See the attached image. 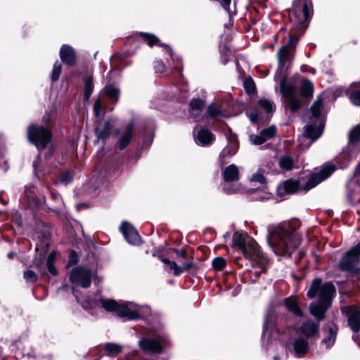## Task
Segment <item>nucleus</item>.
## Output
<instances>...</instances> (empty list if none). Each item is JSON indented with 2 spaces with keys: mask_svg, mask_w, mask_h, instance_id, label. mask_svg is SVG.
Segmentation results:
<instances>
[{
  "mask_svg": "<svg viewBox=\"0 0 360 360\" xmlns=\"http://www.w3.org/2000/svg\"><path fill=\"white\" fill-rule=\"evenodd\" d=\"M267 241L276 255L290 256L300 244V238L289 222L268 227Z\"/></svg>",
  "mask_w": 360,
  "mask_h": 360,
  "instance_id": "1",
  "label": "nucleus"
},
{
  "mask_svg": "<svg viewBox=\"0 0 360 360\" xmlns=\"http://www.w3.org/2000/svg\"><path fill=\"white\" fill-rule=\"evenodd\" d=\"M335 293V286L330 282L322 283L319 278L313 280L307 295L312 299L319 297V302L310 305L311 314L319 321L324 318V314L331 304L333 297Z\"/></svg>",
  "mask_w": 360,
  "mask_h": 360,
  "instance_id": "2",
  "label": "nucleus"
},
{
  "mask_svg": "<svg viewBox=\"0 0 360 360\" xmlns=\"http://www.w3.org/2000/svg\"><path fill=\"white\" fill-rule=\"evenodd\" d=\"M102 307L108 311L115 312L116 315L127 320H138L150 314L147 305H139L133 302H116L114 300H101Z\"/></svg>",
  "mask_w": 360,
  "mask_h": 360,
  "instance_id": "3",
  "label": "nucleus"
},
{
  "mask_svg": "<svg viewBox=\"0 0 360 360\" xmlns=\"http://www.w3.org/2000/svg\"><path fill=\"white\" fill-rule=\"evenodd\" d=\"M27 136L29 141L41 151L51 141V134L49 129L43 127L32 124L27 129Z\"/></svg>",
  "mask_w": 360,
  "mask_h": 360,
  "instance_id": "4",
  "label": "nucleus"
},
{
  "mask_svg": "<svg viewBox=\"0 0 360 360\" xmlns=\"http://www.w3.org/2000/svg\"><path fill=\"white\" fill-rule=\"evenodd\" d=\"M359 257L360 243L350 248L345 255L342 256L338 264L339 269L346 272L352 271L355 264L359 261Z\"/></svg>",
  "mask_w": 360,
  "mask_h": 360,
  "instance_id": "5",
  "label": "nucleus"
},
{
  "mask_svg": "<svg viewBox=\"0 0 360 360\" xmlns=\"http://www.w3.org/2000/svg\"><path fill=\"white\" fill-rule=\"evenodd\" d=\"M92 273L87 269L80 266L74 268L70 274V281L73 285L87 288L91 283Z\"/></svg>",
  "mask_w": 360,
  "mask_h": 360,
  "instance_id": "6",
  "label": "nucleus"
},
{
  "mask_svg": "<svg viewBox=\"0 0 360 360\" xmlns=\"http://www.w3.org/2000/svg\"><path fill=\"white\" fill-rule=\"evenodd\" d=\"M299 38L294 35L291 36L286 44L283 46L278 52V60L279 68H283L293 58L296 44Z\"/></svg>",
  "mask_w": 360,
  "mask_h": 360,
  "instance_id": "7",
  "label": "nucleus"
},
{
  "mask_svg": "<svg viewBox=\"0 0 360 360\" xmlns=\"http://www.w3.org/2000/svg\"><path fill=\"white\" fill-rule=\"evenodd\" d=\"M139 347L147 353H161L166 345V340L162 336L143 338L139 341Z\"/></svg>",
  "mask_w": 360,
  "mask_h": 360,
  "instance_id": "8",
  "label": "nucleus"
},
{
  "mask_svg": "<svg viewBox=\"0 0 360 360\" xmlns=\"http://www.w3.org/2000/svg\"><path fill=\"white\" fill-rule=\"evenodd\" d=\"M280 91L283 96L285 98L292 112H296L301 107V101L295 94V89L288 84L285 78H283L280 82Z\"/></svg>",
  "mask_w": 360,
  "mask_h": 360,
  "instance_id": "9",
  "label": "nucleus"
},
{
  "mask_svg": "<svg viewBox=\"0 0 360 360\" xmlns=\"http://www.w3.org/2000/svg\"><path fill=\"white\" fill-rule=\"evenodd\" d=\"M336 169V167L332 164L325 165L318 173L311 175L307 184V189H311L317 184L327 179Z\"/></svg>",
  "mask_w": 360,
  "mask_h": 360,
  "instance_id": "10",
  "label": "nucleus"
},
{
  "mask_svg": "<svg viewBox=\"0 0 360 360\" xmlns=\"http://www.w3.org/2000/svg\"><path fill=\"white\" fill-rule=\"evenodd\" d=\"M342 312L348 317V324L354 332L360 330V311L355 306H347L342 308Z\"/></svg>",
  "mask_w": 360,
  "mask_h": 360,
  "instance_id": "11",
  "label": "nucleus"
},
{
  "mask_svg": "<svg viewBox=\"0 0 360 360\" xmlns=\"http://www.w3.org/2000/svg\"><path fill=\"white\" fill-rule=\"evenodd\" d=\"M126 240L131 245H139L141 237L136 229L129 223L123 221L120 227Z\"/></svg>",
  "mask_w": 360,
  "mask_h": 360,
  "instance_id": "12",
  "label": "nucleus"
},
{
  "mask_svg": "<svg viewBox=\"0 0 360 360\" xmlns=\"http://www.w3.org/2000/svg\"><path fill=\"white\" fill-rule=\"evenodd\" d=\"M360 141V126L354 127L349 134V143L343 148L341 157L347 162L354 151L356 143Z\"/></svg>",
  "mask_w": 360,
  "mask_h": 360,
  "instance_id": "13",
  "label": "nucleus"
},
{
  "mask_svg": "<svg viewBox=\"0 0 360 360\" xmlns=\"http://www.w3.org/2000/svg\"><path fill=\"white\" fill-rule=\"evenodd\" d=\"M311 15V8L307 4H304L302 7L295 6L292 11L290 19L294 20L297 25H304L309 19Z\"/></svg>",
  "mask_w": 360,
  "mask_h": 360,
  "instance_id": "14",
  "label": "nucleus"
},
{
  "mask_svg": "<svg viewBox=\"0 0 360 360\" xmlns=\"http://www.w3.org/2000/svg\"><path fill=\"white\" fill-rule=\"evenodd\" d=\"M193 138L195 142L201 146H208L214 140V136L212 132L207 129H198V127L193 130Z\"/></svg>",
  "mask_w": 360,
  "mask_h": 360,
  "instance_id": "15",
  "label": "nucleus"
},
{
  "mask_svg": "<svg viewBox=\"0 0 360 360\" xmlns=\"http://www.w3.org/2000/svg\"><path fill=\"white\" fill-rule=\"evenodd\" d=\"M277 332L278 331L277 329L276 328L274 314H268L266 316L264 323V329L262 334L264 342L265 341H266L267 343L269 342H271V338L274 337L275 339L276 338L274 336L276 335Z\"/></svg>",
  "mask_w": 360,
  "mask_h": 360,
  "instance_id": "16",
  "label": "nucleus"
},
{
  "mask_svg": "<svg viewBox=\"0 0 360 360\" xmlns=\"http://www.w3.org/2000/svg\"><path fill=\"white\" fill-rule=\"evenodd\" d=\"M233 243L242 252L247 253V247H254L255 240L246 234L236 233L233 236Z\"/></svg>",
  "mask_w": 360,
  "mask_h": 360,
  "instance_id": "17",
  "label": "nucleus"
},
{
  "mask_svg": "<svg viewBox=\"0 0 360 360\" xmlns=\"http://www.w3.org/2000/svg\"><path fill=\"white\" fill-rule=\"evenodd\" d=\"M242 253L246 258L257 264H262L266 262V258L255 240L254 247H247V253Z\"/></svg>",
  "mask_w": 360,
  "mask_h": 360,
  "instance_id": "18",
  "label": "nucleus"
},
{
  "mask_svg": "<svg viewBox=\"0 0 360 360\" xmlns=\"http://www.w3.org/2000/svg\"><path fill=\"white\" fill-rule=\"evenodd\" d=\"M323 129V125L321 123L317 126L308 125L305 127L302 139H309V142L307 143V146H309L313 141L321 136Z\"/></svg>",
  "mask_w": 360,
  "mask_h": 360,
  "instance_id": "19",
  "label": "nucleus"
},
{
  "mask_svg": "<svg viewBox=\"0 0 360 360\" xmlns=\"http://www.w3.org/2000/svg\"><path fill=\"white\" fill-rule=\"evenodd\" d=\"M291 345L296 357L300 358L309 352V342L302 337L295 338Z\"/></svg>",
  "mask_w": 360,
  "mask_h": 360,
  "instance_id": "20",
  "label": "nucleus"
},
{
  "mask_svg": "<svg viewBox=\"0 0 360 360\" xmlns=\"http://www.w3.org/2000/svg\"><path fill=\"white\" fill-rule=\"evenodd\" d=\"M300 331L307 338H311L319 335V325L311 320H307L302 324Z\"/></svg>",
  "mask_w": 360,
  "mask_h": 360,
  "instance_id": "21",
  "label": "nucleus"
},
{
  "mask_svg": "<svg viewBox=\"0 0 360 360\" xmlns=\"http://www.w3.org/2000/svg\"><path fill=\"white\" fill-rule=\"evenodd\" d=\"M134 124L130 122L123 129L119 139L118 145L120 150L125 148L130 143L134 132Z\"/></svg>",
  "mask_w": 360,
  "mask_h": 360,
  "instance_id": "22",
  "label": "nucleus"
},
{
  "mask_svg": "<svg viewBox=\"0 0 360 360\" xmlns=\"http://www.w3.org/2000/svg\"><path fill=\"white\" fill-rule=\"evenodd\" d=\"M61 60L68 65H73L75 63V53L74 49L68 45H63L60 51Z\"/></svg>",
  "mask_w": 360,
  "mask_h": 360,
  "instance_id": "23",
  "label": "nucleus"
},
{
  "mask_svg": "<svg viewBox=\"0 0 360 360\" xmlns=\"http://www.w3.org/2000/svg\"><path fill=\"white\" fill-rule=\"evenodd\" d=\"M113 124L110 120L105 121L103 123H100L96 127V134L98 139L108 138L111 132Z\"/></svg>",
  "mask_w": 360,
  "mask_h": 360,
  "instance_id": "24",
  "label": "nucleus"
},
{
  "mask_svg": "<svg viewBox=\"0 0 360 360\" xmlns=\"http://www.w3.org/2000/svg\"><path fill=\"white\" fill-rule=\"evenodd\" d=\"M299 188V184L295 180H288L278 186V192L281 194H291L296 192Z\"/></svg>",
  "mask_w": 360,
  "mask_h": 360,
  "instance_id": "25",
  "label": "nucleus"
},
{
  "mask_svg": "<svg viewBox=\"0 0 360 360\" xmlns=\"http://www.w3.org/2000/svg\"><path fill=\"white\" fill-rule=\"evenodd\" d=\"M239 171L235 165H231L223 171V177L225 181L231 182L238 179Z\"/></svg>",
  "mask_w": 360,
  "mask_h": 360,
  "instance_id": "26",
  "label": "nucleus"
},
{
  "mask_svg": "<svg viewBox=\"0 0 360 360\" xmlns=\"http://www.w3.org/2000/svg\"><path fill=\"white\" fill-rule=\"evenodd\" d=\"M285 305L286 308L291 311L292 314L297 316H302V311L297 303V301L291 297H289L285 300Z\"/></svg>",
  "mask_w": 360,
  "mask_h": 360,
  "instance_id": "27",
  "label": "nucleus"
},
{
  "mask_svg": "<svg viewBox=\"0 0 360 360\" xmlns=\"http://www.w3.org/2000/svg\"><path fill=\"white\" fill-rule=\"evenodd\" d=\"M205 104V101L202 99L200 98H193L191 101L189 106H190V112L191 114L195 117L197 114L201 112Z\"/></svg>",
  "mask_w": 360,
  "mask_h": 360,
  "instance_id": "28",
  "label": "nucleus"
},
{
  "mask_svg": "<svg viewBox=\"0 0 360 360\" xmlns=\"http://www.w3.org/2000/svg\"><path fill=\"white\" fill-rule=\"evenodd\" d=\"M313 84L307 79H302L301 83V94L305 98H311L313 95Z\"/></svg>",
  "mask_w": 360,
  "mask_h": 360,
  "instance_id": "29",
  "label": "nucleus"
},
{
  "mask_svg": "<svg viewBox=\"0 0 360 360\" xmlns=\"http://www.w3.org/2000/svg\"><path fill=\"white\" fill-rule=\"evenodd\" d=\"M337 328H329L328 335L322 341L326 348H330L335 343L336 339Z\"/></svg>",
  "mask_w": 360,
  "mask_h": 360,
  "instance_id": "30",
  "label": "nucleus"
},
{
  "mask_svg": "<svg viewBox=\"0 0 360 360\" xmlns=\"http://www.w3.org/2000/svg\"><path fill=\"white\" fill-rule=\"evenodd\" d=\"M103 92L112 101H117L118 100L120 91L115 86L112 85L106 86L103 89Z\"/></svg>",
  "mask_w": 360,
  "mask_h": 360,
  "instance_id": "31",
  "label": "nucleus"
},
{
  "mask_svg": "<svg viewBox=\"0 0 360 360\" xmlns=\"http://www.w3.org/2000/svg\"><path fill=\"white\" fill-rule=\"evenodd\" d=\"M294 160L289 156H283L279 160V165L283 169L290 170L294 167Z\"/></svg>",
  "mask_w": 360,
  "mask_h": 360,
  "instance_id": "32",
  "label": "nucleus"
},
{
  "mask_svg": "<svg viewBox=\"0 0 360 360\" xmlns=\"http://www.w3.org/2000/svg\"><path fill=\"white\" fill-rule=\"evenodd\" d=\"M104 348L110 356H115L122 352V347L114 343H106Z\"/></svg>",
  "mask_w": 360,
  "mask_h": 360,
  "instance_id": "33",
  "label": "nucleus"
},
{
  "mask_svg": "<svg viewBox=\"0 0 360 360\" xmlns=\"http://www.w3.org/2000/svg\"><path fill=\"white\" fill-rule=\"evenodd\" d=\"M322 108V99L317 98L311 108V113L316 118L319 117Z\"/></svg>",
  "mask_w": 360,
  "mask_h": 360,
  "instance_id": "34",
  "label": "nucleus"
},
{
  "mask_svg": "<svg viewBox=\"0 0 360 360\" xmlns=\"http://www.w3.org/2000/svg\"><path fill=\"white\" fill-rule=\"evenodd\" d=\"M94 91V84H93V79L91 77H89L85 80V91H84V98L86 100H88L92 92Z\"/></svg>",
  "mask_w": 360,
  "mask_h": 360,
  "instance_id": "35",
  "label": "nucleus"
},
{
  "mask_svg": "<svg viewBox=\"0 0 360 360\" xmlns=\"http://www.w3.org/2000/svg\"><path fill=\"white\" fill-rule=\"evenodd\" d=\"M258 107L263 109L266 112H270L274 109V104L267 99H261L258 101Z\"/></svg>",
  "mask_w": 360,
  "mask_h": 360,
  "instance_id": "36",
  "label": "nucleus"
},
{
  "mask_svg": "<svg viewBox=\"0 0 360 360\" xmlns=\"http://www.w3.org/2000/svg\"><path fill=\"white\" fill-rule=\"evenodd\" d=\"M141 35L143 36L144 41H146L150 46H153L154 44L164 46L159 42L158 39L155 35L146 33L141 34Z\"/></svg>",
  "mask_w": 360,
  "mask_h": 360,
  "instance_id": "37",
  "label": "nucleus"
},
{
  "mask_svg": "<svg viewBox=\"0 0 360 360\" xmlns=\"http://www.w3.org/2000/svg\"><path fill=\"white\" fill-rule=\"evenodd\" d=\"M226 264V260L221 257H216L212 261V266L217 270H221L225 267Z\"/></svg>",
  "mask_w": 360,
  "mask_h": 360,
  "instance_id": "38",
  "label": "nucleus"
},
{
  "mask_svg": "<svg viewBox=\"0 0 360 360\" xmlns=\"http://www.w3.org/2000/svg\"><path fill=\"white\" fill-rule=\"evenodd\" d=\"M276 132V129L274 126L266 128L261 131L262 135L265 138V141L272 138L275 135Z\"/></svg>",
  "mask_w": 360,
  "mask_h": 360,
  "instance_id": "39",
  "label": "nucleus"
},
{
  "mask_svg": "<svg viewBox=\"0 0 360 360\" xmlns=\"http://www.w3.org/2000/svg\"><path fill=\"white\" fill-rule=\"evenodd\" d=\"M62 67L61 65L58 63H56L53 65V68L51 74V79L52 81H57L59 79L60 75L61 73Z\"/></svg>",
  "mask_w": 360,
  "mask_h": 360,
  "instance_id": "40",
  "label": "nucleus"
},
{
  "mask_svg": "<svg viewBox=\"0 0 360 360\" xmlns=\"http://www.w3.org/2000/svg\"><path fill=\"white\" fill-rule=\"evenodd\" d=\"M244 87L247 92L250 94H253L255 92V85L251 79H246L244 81Z\"/></svg>",
  "mask_w": 360,
  "mask_h": 360,
  "instance_id": "41",
  "label": "nucleus"
},
{
  "mask_svg": "<svg viewBox=\"0 0 360 360\" xmlns=\"http://www.w3.org/2000/svg\"><path fill=\"white\" fill-rule=\"evenodd\" d=\"M351 102L357 106H360V90L354 91L349 94Z\"/></svg>",
  "mask_w": 360,
  "mask_h": 360,
  "instance_id": "42",
  "label": "nucleus"
},
{
  "mask_svg": "<svg viewBox=\"0 0 360 360\" xmlns=\"http://www.w3.org/2000/svg\"><path fill=\"white\" fill-rule=\"evenodd\" d=\"M250 140L251 143L255 145H261L266 141L262 133H260L259 135H250Z\"/></svg>",
  "mask_w": 360,
  "mask_h": 360,
  "instance_id": "43",
  "label": "nucleus"
},
{
  "mask_svg": "<svg viewBox=\"0 0 360 360\" xmlns=\"http://www.w3.org/2000/svg\"><path fill=\"white\" fill-rule=\"evenodd\" d=\"M37 275L33 271L27 270L24 272V278L27 282L34 283L37 281Z\"/></svg>",
  "mask_w": 360,
  "mask_h": 360,
  "instance_id": "44",
  "label": "nucleus"
},
{
  "mask_svg": "<svg viewBox=\"0 0 360 360\" xmlns=\"http://www.w3.org/2000/svg\"><path fill=\"white\" fill-rule=\"evenodd\" d=\"M72 179V174L70 172L61 173L60 181L63 184H68Z\"/></svg>",
  "mask_w": 360,
  "mask_h": 360,
  "instance_id": "45",
  "label": "nucleus"
},
{
  "mask_svg": "<svg viewBox=\"0 0 360 360\" xmlns=\"http://www.w3.org/2000/svg\"><path fill=\"white\" fill-rule=\"evenodd\" d=\"M249 118L252 122L256 123L260 120V112L257 109H255L249 113Z\"/></svg>",
  "mask_w": 360,
  "mask_h": 360,
  "instance_id": "46",
  "label": "nucleus"
},
{
  "mask_svg": "<svg viewBox=\"0 0 360 360\" xmlns=\"http://www.w3.org/2000/svg\"><path fill=\"white\" fill-rule=\"evenodd\" d=\"M250 181L252 182H258V183H260V184H264L265 183V178H264V176L262 174L257 173V174H253L251 176Z\"/></svg>",
  "mask_w": 360,
  "mask_h": 360,
  "instance_id": "47",
  "label": "nucleus"
},
{
  "mask_svg": "<svg viewBox=\"0 0 360 360\" xmlns=\"http://www.w3.org/2000/svg\"><path fill=\"white\" fill-rule=\"evenodd\" d=\"M169 267L171 269L174 271V274L175 276H179L181 273H183V268L177 265L175 262H172L170 263Z\"/></svg>",
  "mask_w": 360,
  "mask_h": 360,
  "instance_id": "48",
  "label": "nucleus"
},
{
  "mask_svg": "<svg viewBox=\"0 0 360 360\" xmlns=\"http://www.w3.org/2000/svg\"><path fill=\"white\" fill-rule=\"evenodd\" d=\"M101 109H102L101 102L99 99H98L95 101L94 105V114L96 117H98V116L100 115Z\"/></svg>",
  "mask_w": 360,
  "mask_h": 360,
  "instance_id": "49",
  "label": "nucleus"
},
{
  "mask_svg": "<svg viewBox=\"0 0 360 360\" xmlns=\"http://www.w3.org/2000/svg\"><path fill=\"white\" fill-rule=\"evenodd\" d=\"M207 114L211 117L217 116L219 114V110L212 105H210L207 110Z\"/></svg>",
  "mask_w": 360,
  "mask_h": 360,
  "instance_id": "50",
  "label": "nucleus"
},
{
  "mask_svg": "<svg viewBox=\"0 0 360 360\" xmlns=\"http://www.w3.org/2000/svg\"><path fill=\"white\" fill-rule=\"evenodd\" d=\"M166 46V49H167V52L171 56V58H172V60L174 61H176V68L181 70V62L179 61V58H174L172 49L169 46Z\"/></svg>",
  "mask_w": 360,
  "mask_h": 360,
  "instance_id": "51",
  "label": "nucleus"
},
{
  "mask_svg": "<svg viewBox=\"0 0 360 360\" xmlns=\"http://www.w3.org/2000/svg\"><path fill=\"white\" fill-rule=\"evenodd\" d=\"M154 68L156 72H163L165 70V65L161 61H156Z\"/></svg>",
  "mask_w": 360,
  "mask_h": 360,
  "instance_id": "52",
  "label": "nucleus"
},
{
  "mask_svg": "<svg viewBox=\"0 0 360 360\" xmlns=\"http://www.w3.org/2000/svg\"><path fill=\"white\" fill-rule=\"evenodd\" d=\"M46 265H47V269L49 270V271L53 276H56L58 274V271H57V269H56V267L53 266V263H47L46 262Z\"/></svg>",
  "mask_w": 360,
  "mask_h": 360,
  "instance_id": "53",
  "label": "nucleus"
},
{
  "mask_svg": "<svg viewBox=\"0 0 360 360\" xmlns=\"http://www.w3.org/2000/svg\"><path fill=\"white\" fill-rule=\"evenodd\" d=\"M77 262V255L75 251L70 252V264H73Z\"/></svg>",
  "mask_w": 360,
  "mask_h": 360,
  "instance_id": "54",
  "label": "nucleus"
},
{
  "mask_svg": "<svg viewBox=\"0 0 360 360\" xmlns=\"http://www.w3.org/2000/svg\"><path fill=\"white\" fill-rule=\"evenodd\" d=\"M57 255H58L57 252H56V251L51 252L47 258L46 262L47 263H50V262L53 263L56 258Z\"/></svg>",
  "mask_w": 360,
  "mask_h": 360,
  "instance_id": "55",
  "label": "nucleus"
},
{
  "mask_svg": "<svg viewBox=\"0 0 360 360\" xmlns=\"http://www.w3.org/2000/svg\"><path fill=\"white\" fill-rule=\"evenodd\" d=\"M138 354H139L138 351L134 350V351L129 352L128 354H127L125 358L127 360H131V359L136 357L138 356Z\"/></svg>",
  "mask_w": 360,
  "mask_h": 360,
  "instance_id": "56",
  "label": "nucleus"
},
{
  "mask_svg": "<svg viewBox=\"0 0 360 360\" xmlns=\"http://www.w3.org/2000/svg\"><path fill=\"white\" fill-rule=\"evenodd\" d=\"M192 266H193L192 262H187L183 266H181V268H183V272L184 271H188Z\"/></svg>",
  "mask_w": 360,
  "mask_h": 360,
  "instance_id": "57",
  "label": "nucleus"
},
{
  "mask_svg": "<svg viewBox=\"0 0 360 360\" xmlns=\"http://www.w3.org/2000/svg\"><path fill=\"white\" fill-rule=\"evenodd\" d=\"M174 252L179 257L184 258L186 255V253L184 250H174Z\"/></svg>",
  "mask_w": 360,
  "mask_h": 360,
  "instance_id": "58",
  "label": "nucleus"
},
{
  "mask_svg": "<svg viewBox=\"0 0 360 360\" xmlns=\"http://www.w3.org/2000/svg\"><path fill=\"white\" fill-rule=\"evenodd\" d=\"M231 0H221V4L225 9L229 6Z\"/></svg>",
  "mask_w": 360,
  "mask_h": 360,
  "instance_id": "59",
  "label": "nucleus"
},
{
  "mask_svg": "<svg viewBox=\"0 0 360 360\" xmlns=\"http://www.w3.org/2000/svg\"><path fill=\"white\" fill-rule=\"evenodd\" d=\"M72 293H73L74 296L75 297L77 301L79 302L80 299H79V297L77 294V292L75 286L72 287Z\"/></svg>",
  "mask_w": 360,
  "mask_h": 360,
  "instance_id": "60",
  "label": "nucleus"
},
{
  "mask_svg": "<svg viewBox=\"0 0 360 360\" xmlns=\"http://www.w3.org/2000/svg\"><path fill=\"white\" fill-rule=\"evenodd\" d=\"M224 190L227 193H236V189H229V188H226L225 186L224 187Z\"/></svg>",
  "mask_w": 360,
  "mask_h": 360,
  "instance_id": "61",
  "label": "nucleus"
},
{
  "mask_svg": "<svg viewBox=\"0 0 360 360\" xmlns=\"http://www.w3.org/2000/svg\"><path fill=\"white\" fill-rule=\"evenodd\" d=\"M51 119V116H50V114L47 113L45 115L44 117V120L45 122H49Z\"/></svg>",
  "mask_w": 360,
  "mask_h": 360,
  "instance_id": "62",
  "label": "nucleus"
},
{
  "mask_svg": "<svg viewBox=\"0 0 360 360\" xmlns=\"http://www.w3.org/2000/svg\"><path fill=\"white\" fill-rule=\"evenodd\" d=\"M269 196H270V194L268 193H265L264 195L260 198L261 200H264V199H268L269 198Z\"/></svg>",
  "mask_w": 360,
  "mask_h": 360,
  "instance_id": "63",
  "label": "nucleus"
},
{
  "mask_svg": "<svg viewBox=\"0 0 360 360\" xmlns=\"http://www.w3.org/2000/svg\"><path fill=\"white\" fill-rule=\"evenodd\" d=\"M162 261L165 264H168L169 266L170 265V263L172 262L173 261H170L167 259H162Z\"/></svg>",
  "mask_w": 360,
  "mask_h": 360,
  "instance_id": "64",
  "label": "nucleus"
}]
</instances>
